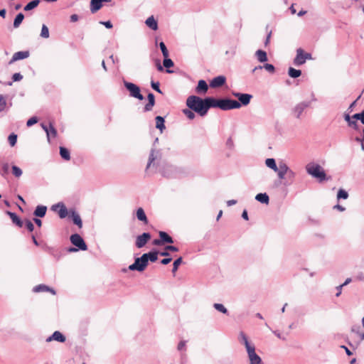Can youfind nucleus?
<instances>
[{
  "instance_id": "obj_1",
  "label": "nucleus",
  "mask_w": 364,
  "mask_h": 364,
  "mask_svg": "<svg viewBox=\"0 0 364 364\" xmlns=\"http://www.w3.org/2000/svg\"><path fill=\"white\" fill-rule=\"evenodd\" d=\"M237 340L245 347L250 364L262 363L261 358L256 353L255 344L250 341L248 336L243 331L239 333Z\"/></svg>"
},
{
  "instance_id": "obj_2",
  "label": "nucleus",
  "mask_w": 364,
  "mask_h": 364,
  "mask_svg": "<svg viewBox=\"0 0 364 364\" xmlns=\"http://www.w3.org/2000/svg\"><path fill=\"white\" fill-rule=\"evenodd\" d=\"M187 107L197 112L200 116H205L207 114L205 99L195 95L189 96L186 100Z\"/></svg>"
},
{
  "instance_id": "obj_3",
  "label": "nucleus",
  "mask_w": 364,
  "mask_h": 364,
  "mask_svg": "<svg viewBox=\"0 0 364 364\" xmlns=\"http://www.w3.org/2000/svg\"><path fill=\"white\" fill-rule=\"evenodd\" d=\"M306 173L313 178H316L318 181L322 182L328 180L326 174L321 165L314 162H310L306 166Z\"/></svg>"
},
{
  "instance_id": "obj_4",
  "label": "nucleus",
  "mask_w": 364,
  "mask_h": 364,
  "mask_svg": "<svg viewBox=\"0 0 364 364\" xmlns=\"http://www.w3.org/2000/svg\"><path fill=\"white\" fill-rule=\"evenodd\" d=\"M124 87L129 92V95L139 100H144L143 95L140 92V88L135 84L124 81Z\"/></svg>"
},
{
  "instance_id": "obj_5",
  "label": "nucleus",
  "mask_w": 364,
  "mask_h": 364,
  "mask_svg": "<svg viewBox=\"0 0 364 364\" xmlns=\"http://www.w3.org/2000/svg\"><path fill=\"white\" fill-rule=\"evenodd\" d=\"M148 265L146 256L143 255L141 257H138L135 259L134 262L129 265V269L132 271L137 270L142 272L145 269Z\"/></svg>"
},
{
  "instance_id": "obj_6",
  "label": "nucleus",
  "mask_w": 364,
  "mask_h": 364,
  "mask_svg": "<svg viewBox=\"0 0 364 364\" xmlns=\"http://www.w3.org/2000/svg\"><path fill=\"white\" fill-rule=\"evenodd\" d=\"M241 107V104L237 100L230 99H220V109L222 110H230L235 109H239Z\"/></svg>"
},
{
  "instance_id": "obj_7",
  "label": "nucleus",
  "mask_w": 364,
  "mask_h": 364,
  "mask_svg": "<svg viewBox=\"0 0 364 364\" xmlns=\"http://www.w3.org/2000/svg\"><path fill=\"white\" fill-rule=\"evenodd\" d=\"M310 59H311V55L310 53H304L303 49L298 48L296 50V55L294 60V64L299 66L304 64L306 60Z\"/></svg>"
},
{
  "instance_id": "obj_8",
  "label": "nucleus",
  "mask_w": 364,
  "mask_h": 364,
  "mask_svg": "<svg viewBox=\"0 0 364 364\" xmlns=\"http://www.w3.org/2000/svg\"><path fill=\"white\" fill-rule=\"evenodd\" d=\"M161 159V152L160 150H156L154 148L151 149L149 157V161L146 166V169L149 168L151 165L154 166L155 165H157L159 162L160 161Z\"/></svg>"
},
{
  "instance_id": "obj_9",
  "label": "nucleus",
  "mask_w": 364,
  "mask_h": 364,
  "mask_svg": "<svg viewBox=\"0 0 364 364\" xmlns=\"http://www.w3.org/2000/svg\"><path fill=\"white\" fill-rule=\"evenodd\" d=\"M70 242L73 245L77 247L81 250H86L87 249V245L78 234H73L70 236Z\"/></svg>"
},
{
  "instance_id": "obj_10",
  "label": "nucleus",
  "mask_w": 364,
  "mask_h": 364,
  "mask_svg": "<svg viewBox=\"0 0 364 364\" xmlns=\"http://www.w3.org/2000/svg\"><path fill=\"white\" fill-rule=\"evenodd\" d=\"M232 95L238 99V102L241 104V106L249 105L252 98V95L250 94L240 93L234 91L232 92Z\"/></svg>"
},
{
  "instance_id": "obj_11",
  "label": "nucleus",
  "mask_w": 364,
  "mask_h": 364,
  "mask_svg": "<svg viewBox=\"0 0 364 364\" xmlns=\"http://www.w3.org/2000/svg\"><path fill=\"white\" fill-rule=\"evenodd\" d=\"M289 168L285 162L280 161L279 162L277 171H275V173H277V176L280 180H283L285 178V176L287 175Z\"/></svg>"
},
{
  "instance_id": "obj_12",
  "label": "nucleus",
  "mask_w": 364,
  "mask_h": 364,
  "mask_svg": "<svg viewBox=\"0 0 364 364\" xmlns=\"http://www.w3.org/2000/svg\"><path fill=\"white\" fill-rule=\"evenodd\" d=\"M51 210L58 212L60 218H65L68 215V210L65 205L62 203H58L52 205Z\"/></svg>"
},
{
  "instance_id": "obj_13",
  "label": "nucleus",
  "mask_w": 364,
  "mask_h": 364,
  "mask_svg": "<svg viewBox=\"0 0 364 364\" xmlns=\"http://www.w3.org/2000/svg\"><path fill=\"white\" fill-rule=\"evenodd\" d=\"M151 239V235L149 232H144L136 238V246L138 248L143 247Z\"/></svg>"
},
{
  "instance_id": "obj_14",
  "label": "nucleus",
  "mask_w": 364,
  "mask_h": 364,
  "mask_svg": "<svg viewBox=\"0 0 364 364\" xmlns=\"http://www.w3.org/2000/svg\"><path fill=\"white\" fill-rule=\"evenodd\" d=\"M41 127L46 132L48 141H50V138H55L57 136V130L53 127L52 124H49V127L45 125L44 124H41Z\"/></svg>"
},
{
  "instance_id": "obj_15",
  "label": "nucleus",
  "mask_w": 364,
  "mask_h": 364,
  "mask_svg": "<svg viewBox=\"0 0 364 364\" xmlns=\"http://www.w3.org/2000/svg\"><path fill=\"white\" fill-rule=\"evenodd\" d=\"M65 340V336L61 332L55 331L51 336L46 338V342L49 343L55 341L60 343H64Z\"/></svg>"
},
{
  "instance_id": "obj_16",
  "label": "nucleus",
  "mask_w": 364,
  "mask_h": 364,
  "mask_svg": "<svg viewBox=\"0 0 364 364\" xmlns=\"http://www.w3.org/2000/svg\"><path fill=\"white\" fill-rule=\"evenodd\" d=\"M226 81V78L223 75H219L214 77L210 83V86L213 88H216L223 86Z\"/></svg>"
},
{
  "instance_id": "obj_17",
  "label": "nucleus",
  "mask_w": 364,
  "mask_h": 364,
  "mask_svg": "<svg viewBox=\"0 0 364 364\" xmlns=\"http://www.w3.org/2000/svg\"><path fill=\"white\" fill-rule=\"evenodd\" d=\"M29 55L30 53L28 50L16 52L13 55L9 63H13L14 62L19 60L26 59L29 56Z\"/></svg>"
},
{
  "instance_id": "obj_18",
  "label": "nucleus",
  "mask_w": 364,
  "mask_h": 364,
  "mask_svg": "<svg viewBox=\"0 0 364 364\" xmlns=\"http://www.w3.org/2000/svg\"><path fill=\"white\" fill-rule=\"evenodd\" d=\"M205 105H206V110L207 112L210 107H218L220 108V100H217L213 97H206L205 98Z\"/></svg>"
},
{
  "instance_id": "obj_19",
  "label": "nucleus",
  "mask_w": 364,
  "mask_h": 364,
  "mask_svg": "<svg viewBox=\"0 0 364 364\" xmlns=\"http://www.w3.org/2000/svg\"><path fill=\"white\" fill-rule=\"evenodd\" d=\"M33 291L36 293L43 292V291H50L52 294H53V295L55 294V291L54 289L50 288L49 287H48L45 284H39V285L36 286L33 289Z\"/></svg>"
},
{
  "instance_id": "obj_20",
  "label": "nucleus",
  "mask_w": 364,
  "mask_h": 364,
  "mask_svg": "<svg viewBox=\"0 0 364 364\" xmlns=\"http://www.w3.org/2000/svg\"><path fill=\"white\" fill-rule=\"evenodd\" d=\"M208 86L206 82L203 80L198 81V86L196 88V91L198 93H205L208 91Z\"/></svg>"
},
{
  "instance_id": "obj_21",
  "label": "nucleus",
  "mask_w": 364,
  "mask_h": 364,
  "mask_svg": "<svg viewBox=\"0 0 364 364\" xmlns=\"http://www.w3.org/2000/svg\"><path fill=\"white\" fill-rule=\"evenodd\" d=\"M136 215L139 221L143 222L144 224H148V219L145 212L142 208H139L136 210Z\"/></svg>"
},
{
  "instance_id": "obj_22",
  "label": "nucleus",
  "mask_w": 364,
  "mask_h": 364,
  "mask_svg": "<svg viewBox=\"0 0 364 364\" xmlns=\"http://www.w3.org/2000/svg\"><path fill=\"white\" fill-rule=\"evenodd\" d=\"M47 211V207L45 205H38L34 210L33 215L36 217L43 218Z\"/></svg>"
},
{
  "instance_id": "obj_23",
  "label": "nucleus",
  "mask_w": 364,
  "mask_h": 364,
  "mask_svg": "<svg viewBox=\"0 0 364 364\" xmlns=\"http://www.w3.org/2000/svg\"><path fill=\"white\" fill-rule=\"evenodd\" d=\"M145 23H146V25L151 29H152L154 31H156L158 29L157 21L155 20V18L153 16L149 17L146 20Z\"/></svg>"
},
{
  "instance_id": "obj_24",
  "label": "nucleus",
  "mask_w": 364,
  "mask_h": 364,
  "mask_svg": "<svg viewBox=\"0 0 364 364\" xmlns=\"http://www.w3.org/2000/svg\"><path fill=\"white\" fill-rule=\"evenodd\" d=\"M7 214L9 215L10 218L14 224H16L19 228L23 226V222L17 216L16 213L8 211Z\"/></svg>"
},
{
  "instance_id": "obj_25",
  "label": "nucleus",
  "mask_w": 364,
  "mask_h": 364,
  "mask_svg": "<svg viewBox=\"0 0 364 364\" xmlns=\"http://www.w3.org/2000/svg\"><path fill=\"white\" fill-rule=\"evenodd\" d=\"M102 7V4L100 0H91L90 1V11L92 14L96 13Z\"/></svg>"
},
{
  "instance_id": "obj_26",
  "label": "nucleus",
  "mask_w": 364,
  "mask_h": 364,
  "mask_svg": "<svg viewBox=\"0 0 364 364\" xmlns=\"http://www.w3.org/2000/svg\"><path fill=\"white\" fill-rule=\"evenodd\" d=\"M159 235L162 241L163 245L164 243H173V238L170 235H168L166 232L160 231Z\"/></svg>"
},
{
  "instance_id": "obj_27",
  "label": "nucleus",
  "mask_w": 364,
  "mask_h": 364,
  "mask_svg": "<svg viewBox=\"0 0 364 364\" xmlns=\"http://www.w3.org/2000/svg\"><path fill=\"white\" fill-rule=\"evenodd\" d=\"M147 97H148L149 102L144 107V109L146 112L151 110L152 107H154V105L155 104V97H154V94L149 93Z\"/></svg>"
},
{
  "instance_id": "obj_28",
  "label": "nucleus",
  "mask_w": 364,
  "mask_h": 364,
  "mask_svg": "<svg viewBox=\"0 0 364 364\" xmlns=\"http://www.w3.org/2000/svg\"><path fill=\"white\" fill-rule=\"evenodd\" d=\"M255 55L258 61L260 63H264L268 60L267 53L262 50H257L255 53Z\"/></svg>"
},
{
  "instance_id": "obj_29",
  "label": "nucleus",
  "mask_w": 364,
  "mask_h": 364,
  "mask_svg": "<svg viewBox=\"0 0 364 364\" xmlns=\"http://www.w3.org/2000/svg\"><path fill=\"white\" fill-rule=\"evenodd\" d=\"M255 199L264 204H268L269 201V196L267 193H258L255 196Z\"/></svg>"
},
{
  "instance_id": "obj_30",
  "label": "nucleus",
  "mask_w": 364,
  "mask_h": 364,
  "mask_svg": "<svg viewBox=\"0 0 364 364\" xmlns=\"http://www.w3.org/2000/svg\"><path fill=\"white\" fill-rule=\"evenodd\" d=\"M265 165L273 170L274 172L277 171L278 166L276 164L275 159L272 158H269L265 160Z\"/></svg>"
},
{
  "instance_id": "obj_31",
  "label": "nucleus",
  "mask_w": 364,
  "mask_h": 364,
  "mask_svg": "<svg viewBox=\"0 0 364 364\" xmlns=\"http://www.w3.org/2000/svg\"><path fill=\"white\" fill-rule=\"evenodd\" d=\"M40 2H41L40 0H33L24 6L23 10L25 11H31V10L36 8L38 6V4H40Z\"/></svg>"
},
{
  "instance_id": "obj_32",
  "label": "nucleus",
  "mask_w": 364,
  "mask_h": 364,
  "mask_svg": "<svg viewBox=\"0 0 364 364\" xmlns=\"http://www.w3.org/2000/svg\"><path fill=\"white\" fill-rule=\"evenodd\" d=\"M71 217L73 218V223L77 225L79 228H81L82 225V220L78 213L75 211H72Z\"/></svg>"
},
{
  "instance_id": "obj_33",
  "label": "nucleus",
  "mask_w": 364,
  "mask_h": 364,
  "mask_svg": "<svg viewBox=\"0 0 364 364\" xmlns=\"http://www.w3.org/2000/svg\"><path fill=\"white\" fill-rule=\"evenodd\" d=\"M156 127L162 132L165 129L164 119L161 116L156 117Z\"/></svg>"
},
{
  "instance_id": "obj_34",
  "label": "nucleus",
  "mask_w": 364,
  "mask_h": 364,
  "mask_svg": "<svg viewBox=\"0 0 364 364\" xmlns=\"http://www.w3.org/2000/svg\"><path fill=\"white\" fill-rule=\"evenodd\" d=\"M23 19L24 15L22 13L18 14L14 21V27L15 28H18Z\"/></svg>"
},
{
  "instance_id": "obj_35",
  "label": "nucleus",
  "mask_w": 364,
  "mask_h": 364,
  "mask_svg": "<svg viewBox=\"0 0 364 364\" xmlns=\"http://www.w3.org/2000/svg\"><path fill=\"white\" fill-rule=\"evenodd\" d=\"M143 255L146 256L147 262L150 260L152 262H154L158 259V252H150L148 253H145Z\"/></svg>"
},
{
  "instance_id": "obj_36",
  "label": "nucleus",
  "mask_w": 364,
  "mask_h": 364,
  "mask_svg": "<svg viewBox=\"0 0 364 364\" xmlns=\"http://www.w3.org/2000/svg\"><path fill=\"white\" fill-rule=\"evenodd\" d=\"M60 154L61 157L66 161L70 159V151L65 147H60Z\"/></svg>"
},
{
  "instance_id": "obj_37",
  "label": "nucleus",
  "mask_w": 364,
  "mask_h": 364,
  "mask_svg": "<svg viewBox=\"0 0 364 364\" xmlns=\"http://www.w3.org/2000/svg\"><path fill=\"white\" fill-rule=\"evenodd\" d=\"M289 75L292 78H296L301 75V71L300 70H296L293 68H289L288 70Z\"/></svg>"
},
{
  "instance_id": "obj_38",
  "label": "nucleus",
  "mask_w": 364,
  "mask_h": 364,
  "mask_svg": "<svg viewBox=\"0 0 364 364\" xmlns=\"http://www.w3.org/2000/svg\"><path fill=\"white\" fill-rule=\"evenodd\" d=\"M344 119L349 126L353 127L354 129H358V122L356 120H354L355 119H352L349 114H345Z\"/></svg>"
},
{
  "instance_id": "obj_39",
  "label": "nucleus",
  "mask_w": 364,
  "mask_h": 364,
  "mask_svg": "<svg viewBox=\"0 0 364 364\" xmlns=\"http://www.w3.org/2000/svg\"><path fill=\"white\" fill-rule=\"evenodd\" d=\"M41 36L43 38H48L50 36L48 28L45 24H43L42 26Z\"/></svg>"
},
{
  "instance_id": "obj_40",
  "label": "nucleus",
  "mask_w": 364,
  "mask_h": 364,
  "mask_svg": "<svg viewBox=\"0 0 364 364\" xmlns=\"http://www.w3.org/2000/svg\"><path fill=\"white\" fill-rule=\"evenodd\" d=\"M213 307L218 311L223 313V314H227L228 309L225 307V306L222 304H214Z\"/></svg>"
},
{
  "instance_id": "obj_41",
  "label": "nucleus",
  "mask_w": 364,
  "mask_h": 364,
  "mask_svg": "<svg viewBox=\"0 0 364 364\" xmlns=\"http://www.w3.org/2000/svg\"><path fill=\"white\" fill-rule=\"evenodd\" d=\"M6 106L7 102L6 100V97L4 95H0V112L4 111L6 108Z\"/></svg>"
},
{
  "instance_id": "obj_42",
  "label": "nucleus",
  "mask_w": 364,
  "mask_h": 364,
  "mask_svg": "<svg viewBox=\"0 0 364 364\" xmlns=\"http://www.w3.org/2000/svg\"><path fill=\"white\" fill-rule=\"evenodd\" d=\"M8 141L11 146H14L17 141V135L14 133L11 134L8 137Z\"/></svg>"
},
{
  "instance_id": "obj_43",
  "label": "nucleus",
  "mask_w": 364,
  "mask_h": 364,
  "mask_svg": "<svg viewBox=\"0 0 364 364\" xmlns=\"http://www.w3.org/2000/svg\"><path fill=\"white\" fill-rule=\"evenodd\" d=\"M348 198V193L343 189H340L337 193V199H347Z\"/></svg>"
},
{
  "instance_id": "obj_44",
  "label": "nucleus",
  "mask_w": 364,
  "mask_h": 364,
  "mask_svg": "<svg viewBox=\"0 0 364 364\" xmlns=\"http://www.w3.org/2000/svg\"><path fill=\"white\" fill-rule=\"evenodd\" d=\"M183 113L189 119H193L196 117L194 112L191 109H183Z\"/></svg>"
},
{
  "instance_id": "obj_45",
  "label": "nucleus",
  "mask_w": 364,
  "mask_h": 364,
  "mask_svg": "<svg viewBox=\"0 0 364 364\" xmlns=\"http://www.w3.org/2000/svg\"><path fill=\"white\" fill-rule=\"evenodd\" d=\"M159 47L161 48L164 58L168 57V51L165 43L164 42H161L159 43Z\"/></svg>"
},
{
  "instance_id": "obj_46",
  "label": "nucleus",
  "mask_w": 364,
  "mask_h": 364,
  "mask_svg": "<svg viewBox=\"0 0 364 364\" xmlns=\"http://www.w3.org/2000/svg\"><path fill=\"white\" fill-rule=\"evenodd\" d=\"M163 65L166 68H170L173 66V62L168 57L164 58Z\"/></svg>"
},
{
  "instance_id": "obj_47",
  "label": "nucleus",
  "mask_w": 364,
  "mask_h": 364,
  "mask_svg": "<svg viewBox=\"0 0 364 364\" xmlns=\"http://www.w3.org/2000/svg\"><path fill=\"white\" fill-rule=\"evenodd\" d=\"M306 107V105L304 104H299L295 107V112L296 113V117H299L300 114L302 113L303 110Z\"/></svg>"
},
{
  "instance_id": "obj_48",
  "label": "nucleus",
  "mask_w": 364,
  "mask_h": 364,
  "mask_svg": "<svg viewBox=\"0 0 364 364\" xmlns=\"http://www.w3.org/2000/svg\"><path fill=\"white\" fill-rule=\"evenodd\" d=\"M12 173L16 177H20L22 175L21 169L16 166H12Z\"/></svg>"
},
{
  "instance_id": "obj_49",
  "label": "nucleus",
  "mask_w": 364,
  "mask_h": 364,
  "mask_svg": "<svg viewBox=\"0 0 364 364\" xmlns=\"http://www.w3.org/2000/svg\"><path fill=\"white\" fill-rule=\"evenodd\" d=\"M181 263H182V257H179L173 262V269H172L173 273H175L177 271L179 265Z\"/></svg>"
},
{
  "instance_id": "obj_50",
  "label": "nucleus",
  "mask_w": 364,
  "mask_h": 364,
  "mask_svg": "<svg viewBox=\"0 0 364 364\" xmlns=\"http://www.w3.org/2000/svg\"><path fill=\"white\" fill-rule=\"evenodd\" d=\"M353 119H360L361 122L364 124V110L360 113L355 114L353 117Z\"/></svg>"
},
{
  "instance_id": "obj_51",
  "label": "nucleus",
  "mask_w": 364,
  "mask_h": 364,
  "mask_svg": "<svg viewBox=\"0 0 364 364\" xmlns=\"http://www.w3.org/2000/svg\"><path fill=\"white\" fill-rule=\"evenodd\" d=\"M263 68H264L267 71L270 73H274L275 71L274 66L272 64L266 63L263 65Z\"/></svg>"
},
{
  "instance_id": "obj_52",
  "label": "nucleus",
  "mask_w": 364,
  "mask_h": 364,
  "mask_svg": "<svg viewBox=\"0 0 364 364\" xmlns=\"http://www.w3.org/2000/svg\"><path fill=\"white\" fill-rule=\"evenodd\" d=\"M352 331H353V332H354L356 334L358 338L360 339V341H362L364 340V332L363 331H360L358 329V330L353 329Z\"/></svg>"
},
{
  "instance_id": "obj_53",
  "label": "nucleus",
  "mask_w": 364,
  "mask_h": 364,
  "mask_svg": "<svg viewBox=\"0 0 364 364\" xmlns=\"http://www.w3.org/2000/svg\"><path fill=\"white\" fill-rule=\"evenodd\" d=\"M38 122V119L36 117H33L31 118H30L27 122H26V125L28 127H31L32 125L36 124Z\"/></svg>"
},
{
  "instance_id": "obj_54",
  "label": "nucleus",
  "mask_w": 364,
  "mask_h": 364,
  "mask_svg": "<svg viewBox=\"0 0 364 364\" xmlns=\"http://www.w3.org/2000/svg\"><path fill=\"white\" fill-rule=\"evenodd\" d=\"M25 225H26V227L27 228V229L30 231V232H32L34 229V225L32 223V222L29 220H26L25 221Z\"/></svg>"
},
{
  "instance_id": "obj_55",
  "label": "nucleus",
  "mask_w": 364,
  "mask_h": 364,
  "mask_svg": "<svg viewBox=\"0 0 364 364\" xmlns=\"http://www.w3.org/2000/svg\"><path fill=\"white\" fill-rule=\"evenodd\" d=\"M151 87L155 90L156 92H159V93H161V90H160V87H159V82H151Z\"/></svg>"
},
{
  "instance_id": "obj_56",
  "label": "nucleus",
  "mask_w": 364,
  "mask_h": 364,
  "mask_svg": "<svg viewBox=\"0 0 364 364\" xmlns=\"http://www.w3.org/2000/svg\"><path fill=\"white\" fill-rule=\"evenodd\" d=\"M22 78H23L22 75H21V73H14V74L13 75V76H12V80H13L14 81H15V82H16V81H19V80H21Z\"/></svg>"
},
{
  "instance_id": "obj_57",
  "label": "nucleus",
  "mask_w": 364,
  "mask_h": 364,
  "mask_svg": "<svg viewBox=\"0 0 364 364\" xmlns=\"http://www.w3.org/2000/svg\"><path fill=\"white\" fill-rule=\"evenodd\" d=\"M287 176H288V178H289L290 180H291V181H292V180L295 178V176H296V173H295L293 170H291V168H289V172H288V173H287Z\"/></svg>"
},
{
  "instance_id": "obj_58",
  "label": "nucleus",
  "mask_w": 364,
  "mask_h": 364,
  "mask_svg": "<svg viewBox=\"0 0 364 364\" xmlns=\"http://www.w3.org/2000/svg\"><path fill=\"white\" fill-rule=\"evenodd\" d=\"M100 23L101 24L104 25L107 28H112L113 27L112 23L109 21H100Z\"/></svg>"
},
{
  "instance_id": "obj_59",
  "label": "nucleus",
  "mask_w": 364,
  "mask_h": 364,
  "mask_svg": "<svg viewBox=\"0 0 364 364\" xmlns=\"http://www.w3.org/2000/svg\"><path fill=\"white\" fill-rule=\"evenodd\" d=\"M165 250H169V251H172V252H178V248L175 247V246H172V245H168L165 247Z\"/></svg>"
},
{
  "instance_id": "obj_60",
  "label": "nucleus",
  "mask_w": 364,
  "mask_h": 364,
  "mask_svg": "<svg viewBox=\"0 0 364 364\" xmlns=\"http://www.w3.org/2000/svg\"><path fill=\"white\" fill-rule=\"evenodd\" d=\"M2 170L4 173H7L9 170V164L6 163L2 165Z\"/></svg>"
},
{
  "instance_id": "obj_61",
  "label": "nucleus",
  "mask_w": 364,
  "mask_h": 364,
  "mask_svg": "<svg viewBox=\"0 0 364 364\" xmlns=\"http://www.w3.org/2000/svg\"><path fill=\"white\" fill-rule=\"evenodd\" d=\"M186 346V342L185 341H181L178 345V350H182Z\"/></svg>"
},
{
  "instance_id": "obj_62",
  "label": "nucleus",
  "mask_w": 364,
  "mask_h": 364,
  "mask_svg": "<svg viewBox=\"0 0 364 364\" xmlns=\"http://www.w3.org/2000/svg\"><path fill=\"white\" fill-rule=\"evenodd\" d=\"M350 282H351V279L350 278H348L343 284L337 287V289H342L343 287L348 284Z\"/></svg>"
},
{
  "instance_id": "obj_63",
  "label": "nucleus",
  "mask_w": 364,
  "mask_h": 364,
  "mask_svg": "<svg viewBox=\"0 0 364 364\" xmlns=\"http://www.w3.org/2000/svg\"><path fill=\"white\" fill-rule=\"evenodd\" d=\"M171 259H172L171 257L164 258L161 261V263L162 264H168L171 261Z\"/></svg>"
},
{
  "instance_id": "obj_64",
  "label": "nucleus",
  "mask_w": 364,
  "mask_h": 364,
  "mask_svg": "<svg viewBox=\"0 0 364 364\" xmlns=\"http://www.w3.org/2000/svg\"><path fill=\"white\" fill-rule=\"evenodd\" d=\"M78 20V16L77 14H73L70 16V21L72 22H76Z\"/></svg>"
}]
</instances>
